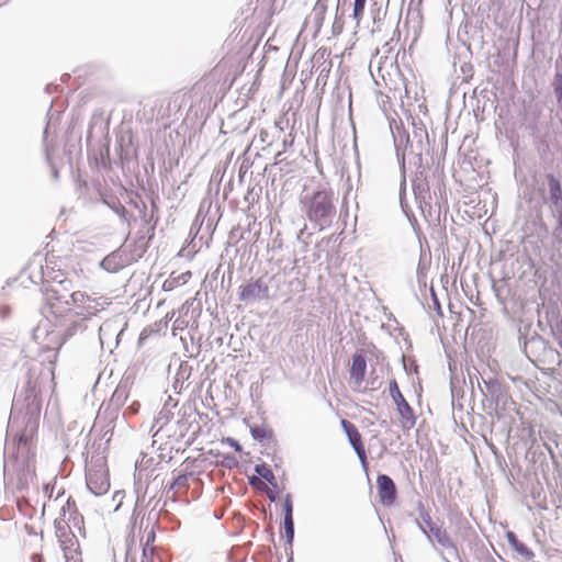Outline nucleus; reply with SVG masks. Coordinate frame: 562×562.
Wrapping results in <instances>:
<instances>
[{"label": "nucleus", "mask_w": 562, "mask_h": 562, "mask_svg": "<svg viewBox=\"0 0 562 562\" xmlns=\"http://www.w3.org/2000/svg\"><path fill=\"white\" fill-rule=\"evenodd\" d=\"M303 203L305 214L312 223L319 226L321 229L330 225L331 218L336 214L331 190H317L311 196L305 198Z\"/></svg>", "instance_id": "1"}, {"label": "nucleus", "mask_w": 562, "mask_h": 562, "mask_svg": "<svg viewBox=\"0 0 562 562\" xmlns=\"http://www.w3.org/2000/svg\"><path fill=\"white\" fill-rule=\"evenodd\" d=\"M389 390L391 396L393 397L397 406V411L401 416L403 427L412 428L415 425L414 411L411 407V405L406 402L403 394L401 393L397 382L395 380L390 382Z\"/></svg>", "instance_id": "2"}, {"label": "nucleus", "mask_w": 562, "mask_h": 562, "mask_svg": "<svg viewBox=\"0 0 562 562\" xmlns=\"http://www.w3.org/2000/svg\"><path fill=\"white\" fill-rule=\"evenodd\" d=\"M87 486L94 495H103L110 488L109 471L100 465L87 471Z\"/></svg>", "instance_id": "3"}, {"label": "nucleus", "mask_w": 562, "mask_h": 562, "mask_svg": "<svg viewBox=\"0 0 562 562\" xmlns=\"http://www.w3.org/2000/svg\"><path fill=\"white\" fill-rule=\"evenodd\" d=\"M269 297V288L262 279L247 282L239 288V300L243 302H251L259 299Z\"/></svg>", "instance_id": "4"}, {"label": "nucleus", "mask_w": 562, "mask_h": 562, "mask_svg": "<svg viewBox=\"0 0 562 562\" xmlns=\"http://www.w3.org/2000/svg\"><path fill=\"white\" fill-rule=\"evenodd\" d=\"M340 425H341L342 429L345 430V432L348 437V440H349L350 445L352 446V448L355 449L360 462L362 463L363 467H366L367 465V451H366L364 445L362 442L361 434L359 432L358 428L347 419H341Z\"/></svg>", "instance_id": "5"}, {"label": "nucleus", "mask_w": 562, "mask_h": 562, "mask_svg": "<svg viewBox=\"0 0 562 562\" xmlns=\"http://www.w3.org/2000/svg\"><path fill=\"white\" fill-rule=\"evenodd\" d=\"M367 373V360H366V350L359 349L357 350L351 358V364L349 369L350 380L355 383V385L359 386L366 379Z\"/></svg>", "instance_id": "6"}, {"label": "nucleus", "mask_w": 562, "mask_h": 562, "mask_svg": "<svg viewBox=\"0 0 562 562\" xmlns=\"http://www.w3.org/2000/svg\"><path fill=\"white\" fill-rule=\"evenodd\" d=\"M378 494L383 505L390 506L396 499V486L393 480L386 474L376 477Z\"/></svg>", "instance_id": "7"}, {"label": "nucleus", "mask_w": 562, "mask_h": 562, "mask_svg": "<svg viewBox=\"0 0 562 562\" xmlns=\"http://www.w3.org/2000/svg\"><path fill=\"white\" fill-rule=\"evenodd\" d=\"M426 526L428 530H425L428 535V537L432 540H436L439 544H441L445 548L452 547V541L447 535V531L432 522L431 520L426 521Z\"/></svg>", "instance_id": "8"}, {"label": "nucleus", "mask_w": 562, "mask_h": 562, "mask_svg": "<svg viewBox=\"0 0 562 562\" xmlns=\"http://www.w3.org/2000/svg\"><path fill=\"white\" fill-rule=\"evenodd\" d=\"M64 558L66 562H82L78 541L74 538L61 541Z\"/></svg>", "instance_id": "9"}, {"label": "nucleus", "mask_w": 562, "mask_h": 562, "mask_svg": "<svg viewBox=\"0 0 562 562\" xmlns=\"http://www.w3.org/2000/svg\"><path fill=\"white\" fill-rule=\"evenodd\" d=\"M78 510H77V505H76V502L72 497H68L65 502V504L61 506V516H60V519L65 522H70V521H74L76 522V520L78 519Z\"/></svg>", "instance_id": "10"}, {"label": "nucleus", "mask_w": 562, "mask_h": 562, "mask_svg": "<svg viewBox=\"0 0 562 562\" xmlns=\"http://www.w3.org/2000/svg\"><path fill=\"white\" fill-rule=\"evenodd\" d=\"M255 471L261 479L266 480L267 482L274 486L277 485L276 476L270 467L267 465L266 463L257 464L255 467Z\"/></svg>", "instance_id": "11"}, {"label": "nucleus", "mask_w": 562, "mask_h": 562, "mask_svg": "<svg viewBox=\"0 0 562 562\" xmlns=\"http://www.w3.org/2000/svg\"><path fill=\"white\" fill-rule=\"evenodd\" d=\"M548 182L550 196L553 201L557 202L559 199H561L562 195L560 182L553 175L548 176Z\"/></svg>", "instance_id": "12"}, {"label": "nucleus", "mask_w": 562, "mask_h": 562, "mask_svg": "<svg viewBox=\"0 0 562 562\" xmlns=\"http://www.w3.org/2000/svg\"><path fill=\"white\" fill-rule=\"evenodd\" d=\"M368 0H355L353 1V10L352 18L356 21V24L359 25L364 16V10Z\"/></svg>", "instance_id": "13"}, {"label": "nucleus", "mask_w": 562, "mask_h": 562, "mask_svg": "<svg viewBox=\"0 0 562 562\" xmlns=\"http://www.w3.org/2000/svg\"><path fill=\"white\" fill-rule=\"evenodd\" d=\"M508 539H509V542L513 544V547L515 548V550L521 554H525L527 557H530L532 555V553L530 551H528V549L526 548V546L521 542H519L515 535L514 533H508Z\"/></svg>", "instance_id": "14"}, {"label": "nucleus", "mask_w": 562, "mask_h": 562, "mask_svg": "<svg viewBox=\"0 0 562 562\" xmlns=\"http://www.w3.org/2000/svg\"><path fill=\"white\" fill-rule=\"evenodd\" d=\"M155 548L154 546H149L148 543H144L142 562H155Z\"/></svg>", "instance_id": "15"}, {"label": "nucleus", "mask_w": 562, "mask_h": 562, "mask_svg": "<svg viewBox=\"0 0 562 562\" xmlns=\"http://www.w3.org/2000/svg\"><path fill=\"white\" fill-rule=\"evenodd\" d=\"M284 529H285V535H286L289 541H291L294 536V524H293L292 516L284 517Z\"/></svg>", "instance_id": "16"}, {"label": "nucleus", "mask_w": 562, "mask_h": 562, "mask_svg": "<svg viewBox=\"0 0 562 562\" xmlns=\"http://www.w3.org/2000/svg\"><path fill=\"white\" fill-rule=\"evenodd\" d=\"M249 484L258 490H263L266 487V484L262 481V479L258 476L249 477Z\"/></svg>", "instance_id": "17"}, {"label": "nucleus", "mask_w": 562, "mask_h": 562, "mask_svg": "<svg viewBox=\"0 0 562 562\" xmlns=\"http://www.w3.org/2000/svg\"><path fill=\"white\" fill-rule=\"evenodd\" d=\"M71 297H72L75 303L83 302L85 300L90 302V297L87 296L85 293H82L80 291L74 292ZM91 302L95 303V300H91Z\"/></svg>", "instance_id": "18"}, {"label": "nucleus", "mask_w": 562, "mask_h": 562, "mask_svg": "<svg viewBox=\"0 0 562 562\" xmlns=\"http://www.w3.org/2000/svg\"><path fill=\"white\" fill-rule=\"evenodd\" d=\"M284 517L292 516V501L290 497H286L283 504Z\"/></svg>", "instance_id": "19"}, {"label": "nucleus", "mask_w": 562, "mask_h": 562, "mask_svg": "<svg viewBox=\"0 0 562 562\" xmlns=\"http://www.w3.org/2000/svg\"><path fill=\"white\" fill-rule=\"evenodd\" d=\"M251 435L256 439H262L266 437V430L263 428L255 427L251 428Z\"/></svg>", "instance_id": "20"}, {"label": "nucleus", "mask_w": 562, "mask_h": 562, "mask_svg": "<svg viewBox=\"0 0 562 562\" xmlns=\"http://www.w3.org/2000/svg\"><path fill=\"white\" fill-rule=\"evenodd\" d=\"M226 442H227L231 447H233L236 451H240V450H241V447L239 446V443H238L235 439H233V438H227V439H226Z\"/></svg>", "instance_id": "21"}, {"label": "nucleus", "mask_w": 562, "mask_h": 562, "mask_svg": "<svg viewBox=\"0 0 562 562\" xmlns=\"http://www.w3.org/2000/svg\"><path fill=\"white\" fill-rule=\"evenodd\" d=\"M154 541H155V532H154V530H150L147 533L145 543H148L149 546H153Z\"/></svg>", "instance_id": "22"}, {"label": "nucleus", "mask_w": 562, "mask_h": 562, "mask_svg": "<svg viewBox=\"0 0 562 562\" xmlns=\"http://www.w3.org/2000/svg\"><path fill=\"white\" fill-rule=\"evenodd\" d=\"M31 560L32 562H43V558L41 554H33Z\"/></svg>", "instance_id": "23"}, {"label": "nucleus", "mask_w": 562, "mask_h": 562, "mask_svg": "<svg viewBox=\"0 0 562 562\" xmlns=\"http://www.w3.org/2000/svg\"><path fill=\"white\" fill-rule=\"evenodd\" d=\"M97 311H98V310H97V307H95V306H89V307H88V311H87V314H88V315H95Z\"/></svg>", "instance_id": "24"}, {"label": "nucleus", "mask_w": 562, "mask_h": 562, "mask_svg": "<svg viewBox=\"0 0 562 562\" xmlns=\"http://www.w3.org/2000/svg\"><path fill=\"white\" fill-rule=\"evenodd\" d=\"M559 345L562 348V335H560V337H559Z\"/></svg>", "instance_id": "25"}, {"label": "nucleus", "mask_w": 562, "mask_h": 562, "mask_svg": "<svg viewBox=\"0 0 562 562\" xmlns=\"http://www.w3.org/2000/svg\"><path fill=\"white\" fill-rule=\"evenodd\" d=\"M559 345L562 348V335H560V337H559Z\"/></svg>", "instance_id": "26"}]
</instances>
